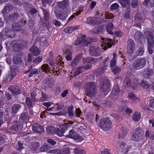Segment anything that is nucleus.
Instances as JSON below:
<instances>
[{
	"mask_svg": "<svg viewBox=\"0 0 154 154\" xmlns=\"http://www.w3.org/2000/svg\"><path fill=\"white\" fill-rule=\"evenodd\" d=\"M96 88V84L94 82H87L84 87L86 95L91 97L95 96L97 92Z\"/></svg>",
	"mask_w": 154,
	"mask_h": 154,
	"instance_id": "f257e3e1",
	"label": "nucleus"
},
{
	"mask_svg": "<svg viewBox=\"0 0 154 154\" xmlns=\"http://www.w3.org/2000/svg\"><path fill=\"white\" fill-rule=\"evenodd\" d=\"M146 37L148 40V50L149 53L151 54L153 53L152 48L154 45V37L153 34L151 31H147L145 33Z\"/></svg>",
	"mask_w": 154,
	"mask_h": 154,
	"instance_id": "f03ea898",
	"label": "nucleus"
},
{
	"mask_svg": "<svg viewBox=\"0 0 154 154\" xmlns=\"http://www.w3.org/2000/svg\"><path fill=\"white\" fill-rule=\"evenodd\" d=\"M98 125L101 129L107 131L111 128L112 122L108 118H103L100 120Z\"/></svg>",
	"mask_w": 154,
	"mask_h": 154,
	"instance_id": "7ed1b4c3",
	"label": "nucleus"
},
{
	"mask_svg": "<svg viewBox=\"0 0 154 154\" xmlns=\"http://www.w3.org/2000/svg\"><path fill=\"white\" fill-rule=\"evenodd\" d=\"M125 85L128 87L131 86L133 88V85H137L138 83V80L134 78V76L132 74H130L127 76L124 81Z\"/></svg>",
	"mask_w": 154,
	"mask_h": 154,
	"instance_id": "20e7f679",
	"label": "nucleus"
},
{
	"mask_svg": "<svg viewBox=\"0 0 154 154\" xmlns=\"http://www.w3.org/2000/svg\"><path fill=\"white\" fill-rule=\"evenodd\" d=\"M144 132L143 130L140 128H137L134 131L131 140L135 142L140 141L142 140Z\"/></svg>",
	"mask_w": 154,
	"mask_h": 154,
	"instance_id": "39448f33",
	"label": "nucleus"
},
{
	"mask_svg": "<svg viewBox=\"0 0 154 154\" xmlns=\"http://www.w3.org/2000/svg\"><path fill=\"white\" fill-rule=\"evenodd\" d=\"M146 60L144 58L137 59L133 62L132 67L135 70H139L143 68L146 65Z\"/></svg>",
	"mask_w": 154,
	"mask_h": 154,
	"instance_id": "423d86ee",
	"label": "nucleus"
},
{
	"mask_svg": "<svg viewBox=\"0 0 154 154\" xmlns=\"http://www.w3.org/2000/svg\"><path fill=\"white\" fill-rule=\"evenodd\" d=\"M110 82L107 79L102 80L100 83V89L103 92H109L110 90Z\"/></svg>",
	"mask_w": 154,
	"mask_h": 154,
	"instance_id": "0eeeda50",
	"label": "nucleus"
},
{
	"mask_svg": "<svg viewBox=\"0 0 154 154\" xmlns=\"http://www.w3.org/2000/svg\"><path fill=\"white\" fill-rule=\"evenodd\" d=\"M136 46L134 41L131 39H129L127 42V50L128 54L133 53L135 50Z\"/></svg>",
	"mask_w": 154,
	"mask_h": 154,
	"instance_id": "6e6552de",
	"label": "nucleus"
},
{
	"mask_svg": "<svg viewBox=\"0 0 154 154\" xmlns=\"http://www.w3.org/2000/svg\"><path fill=\"white\" fill-rule=\"evenodd\" d=\"M85 35H82L80 38L78 37L74 43V45L77 46L82 43H83L84 45L88 46L91 43L86 41L85 39Z\"/></svg>",
	"mask_w": 154,
	"mask_h": 154,
	"instance_id": "1a4fd4ad",
	"label": "nucleus"
},
{
	"mask_svg": "<svg viewBox=\"0 0 154 154\" xmlns=\"http://www.w3.org/2000/svg\"><path fill=\"white\" fill-rule=\"evenodd\" d=\"M90 54L94 56H100L101 55V49L97 46L91 47L89 50Z\"/></svg>",
	"mask_w": 154,
	"mask_h": 154,
	"instance_id": "9d476101",
	"label": "nucleus"
},
{
	"mask_svg": "<svg viewBox=\"0 0 154 154\" xmlns=\"http://www.w3.org/2000/svg\"><path fill=\"white\" fill-rule=\"evenodd\" d=\"M102 40L103 42L101 44V46L104 51L106 50L108 48H110L112 46V42L111 39L102 38Z\"/></svg>",
	"mask_w": 154,
	"mask_h": 154,
	"instance_id": "9b49d317",
	"label": "nucleus"
},
{
	"mask_svg": "<svg viewBox=\"0 0 154 154\" xmlns=\"http://www.w3.org/2000/svg\"><path fill=\"white\" fill-rule=\"evenodd\" d=\"M63 10H54L56 16L58 19L62 20L63 21L66 20L67 15L63 11Z\"/></svg>",
	"mask_w": 154,
	"mask_h": 154,
	"instance_id": "f8f14e48",
	"label": "nucleus"
},
{
	"mask_svg": "<svg viewBox=\"0 0 154 154\" xmlns=\"http://www.w3.org/2000/svg\"><path fill=\"white\" fill-rule=\"evenodd\" d=\"M32 128L34 131L38 134H40L44 131L43 127L42 125L37 123H34L33 124Z\"/></svg>",
	"mask_w": 154,
	"mask_h": 154,
	"instance_id": "ddd939ff",
	"label": "nucleus"
},
{
	"mask_svg": "<svg viewBox=\"0 0 154 154\" xmlns=\"http://www.w3.org/2000/svg\"><path fill=\"white\" fill-rule=\"evenodd\" d=\"M82 54L81 53L79 54L76 55L71 62L70 65L72 67H74L77 66L82 59Z\"/></svg>",
	"mask_w": 154,
	"mask_h": 154,
	"instance_id": "4468645a",
	"label": "nucleus"
},
{
	"mask_svg": "<svg viewBox=\"0 0 154 154\" xmlns=\"http://www.w3.org/2000/svg\"><path fill=\"white\" fill-rule=\"evenodd\" d=\"M4 31V35L5 36L6 39L7 38H11L14 37L15 34L14 32L11 30H9L8 29L5 28L3 30Z\"/></svg>",
	"mask_w": 154,
	"mask_h": 154,
	"instance_id": "2eb2a0df",
	"label": "nucleus"
},
{
	"mask_svg": "<svg viewBox=\"0 0 154 154\" xmlns=\"http://www.w3.org/2000/svg\"><path fill=\"white\" fill-rule=\"evenodd\" d=\"M43 11L44 14L45 21H46V27L48 29H49L51 26V24H50L48 21L49 13L47 10H43Z\"/></svg>",
	"mask_w": 154,
	"mask_h": 154,
	"instance_id": "dca6fc26",
	"label": "nucleus"
},
{
	"mask_svg": "<svg viewBox=\"0 0 154 154\" xmlns=\"http://www.w3.org/2000/svg\"><path fill=\"white\" fill-rule=\"evenodd\" d=\"M9 89L13 95H18L20 94L21 92V90L20 88L16 85L11 86Z\"/></svg>",
	"mask_w": 154,
	"mask_h": 154,
	"instance_id": "f3484780",
	"label": "nucleus"
},
{
	"mask_svg": "<svg viewBox=\"0 0 154 154\" xmlns=\"http://www.w3.org/2000/svg\"><path fill=\"white\" fill-rule=\"evenodd\" d=\"M98 19L95 17H88L87 18L86 23L88 24L94 25L99 24Z\"/></svg>",
	"mask_w": 154,
	"mask_h": 154,
	"instance_id": "a211bd4d",
	"label": "nucleus"
},
{
	"mask_svg": "<svg viewBox=\"0 0 154 154\" xmlns=\"http://www.w3.org/2000/svg\"><path fill=\"white\" fill-rule=\"evenodd\" d=\"M100 58L96 59L95 58L87 57L84 60V62L85 63L93 64L96 63L97 61H100Z\"/></svg>",
	"mask_w": 154,
	"mask_h": 154,
	"instance_id": "6ab92c4d",
	"label": "nucleus"
},
{
	"mask_svg": "<svg viewBox=\"0 0 154 154\" xmlns=\"http://www.w3.org/2000/svg\"><path fill=\"white\" fill-rule=\"evenodd\" d=\"M103 27L102 25L95 26L91 30V32L92 33H98L102 32L103 31Z\"/></svg>",
	"mask_w": 154,
	"mask_h": 154,
	"instance_id": "aec40b11",
	"label": "nucleus"
},
{
	"mask_svg": "<svg viewBox=\"0 0 154 154\" xmlns=\"http://www.w3.org/2000/svg\"><path fill=\"white\" fill-rule=\"evenodd\" d=\"M30 51L33 55L35 56L38 55L40 52V51L37 47L34 46L31 48Z\"/></svg>",
	"mask_w": 154,
	"mask_h": 154,
	"instance_id": "412c9836",
	"label": "nucleus"
},
{
	"mask_svg": "<svg viewBox=\"0 0 154 154\" xmlns=\"http://www.w3.org/2000/svg\"><path fill=\"white\" fill-rule=\"evenodd\" d=\"M145 77L146 78H149L153 74V71L152 69L147 68L144 70Z\"/></svg>",
	"mask_w": 154,
	"mask_h": 154,
	"instance_id": "4be33fe9",
	"label": "nucleus"
},
{
	"mask_svg": "<svg viewBox=\"0 0 154 154\" xmlns=\"http://www.w3.org/2000/svg\"><path fill=\"white\" fill-rule=\"evenodd\" d=\"M79 26H69L65 28L64 30V32L66 33H70L74 30L78 29Z\"/></svg>",
	"mask_w": 154,
	"mask_h": 154,
	"instance_id": "5701e85b",
	"label": "nucleus"
},
{
	"mask_svg": "<svg viewBox=\"0 0 154 154\" xmlns=\"http://www.w3.org/2000/svg\"><path fill=\"white\" fill-rule=\"evenodd\" d=\"M23 128V125L22 124H15L12 125L11 127V130L12 131H17L20 130Z\"/></svg>",
	"mask_w": 154,
	"mask_h": 154,
	"instance_id": "b1692460",
	"label": "nucleus"
},
{
	"mask_svg": "<svg viewBox=\"0 0 154 154\" xmlns=\"http://www.w3.org/2000/svg\"><path fill=\"white\" fill-rule=\"evenodd\" d=\"M113 25L111 22H109L106 25V29L107 32L110 35H113V34L112 30L113 29Z\"/></svg>",
	"mask_w": 154,
	"mask_h": 154,
	"instance_id": "393cba45",
	"label": "nucleus"
},
{
	"mask_svg": "<svg viewBox=\"0 0 154 154\" xmlns=\"http://www.w3.org/2000/svg\"><path fill=\"white\" fill-rule=\"evenodd\" d=\"M14 51L15 52H19L23 48V45L21 44L15 43L13 46Z\"/></svg>",
	"mask_w": 154,
	"mask_h": 154,
	"instance_id": "a878e982",
	"label": "nucleus"
},
{
	"mask_svg": "<svg viewBox=\"0 0 154 154\" xmlns=\"http://www.w3.org/2000/svg\"><path fill=\"white\" fill-rule=\"evenodd\" d=\"M104 16L106 19V21H112L113 20V15L112 14L109 13L108 12H106Z\"/></svg>",
	"mask_w": 154,
	"mask_h": 154,
	"instance_id": "bb28decb",
	"label": "nucleus"
},
{
	"mask_svg": "<svg viewBox=\"0 0 154 154\" xmlns=\"http://www.w3.org/2000/svg\"><path fill=\"white\" fill-rule=\"evenodd\" d=\"M68 2L67 0H65L64 1L59 2L58 6L60 9H65L68 6Z\"/></svg>",
	"mask_w": 154,
	"mask_h": 154,
	"instance_id": "cd10ccee",
	"label": "nucleus"
},
{
	"mask_svg": "<svg viewBox=\"0 0 154 154\" xmlns=\"http://www.w3.org/2000/svg\"><path fill=\"white\" fill-rule=\"evenodd\" d=\"M20 107L21 106L20 104H15L13 105L12 106V114H15L17 112Z\"/></svg>",
	"mask_w": 154,
	"mask_h": 154,
	"instance_id": "c85d7f7f",
	"label": "nucleus"
},
{
	"mask_svg": "<svg viewBox=\"0 0 154 154\" xmlns=\"http://www.w3.org/2000/svg\"><path fill=\"white\" fill-rule=\"evenodd\" d=\"M28 112H24L21 113L19 117V121L20 122H24L26 121L28 118Z\"/></svg>",
	"mask_w": 154,
	"mask_h": 154,
	"instance_id": "c756f323",
	"label": "nucleus"
},
{
	"mask_svg": "<svg viewBox=\"0 0 154 154\" xmlns=\"http://www.w3.org/2000/svg\"><path fill=\"white\" fill-rule=\"evenodd\" d=\"M143 4L146 6L154 7V0H145Z\"/></svg>",
	"mask_w": 154,
	"mask_h": 154,
	"instance_id": "7c9ffc66",
	"label": "nucleus"
},
{
	"mask_svg": "<svg viewBox=\"0 0 154 154\" xmlns=\"http://www.w3.org/2000/svg\"><path fill=\"white\" fill-rule=\"evenodd\" d=\"M19 16L18 13H14L9 15V19L10 21L13 22L17 20Z\"/></svg>",
	"mask_w": 154,
	"mask_h": 154,
	"instance_id": "2f4dec72",
	"label": "nucleus"
},
{
	"mask_svg": "<svg viewBox=\"0 0 154 154\" xmlns=\"http://www.w3.org/2000/svg\"><path fill=\"white\" fill-rule=\"evenodd\" d=\"M120 90L119 86L117 85H114L112 91V94L114 95H117L120 92Z\"/></svg>",
	"mask_w": 154,
	"mask_h": 154,
	"instance_id": "473e14b6",
	"label": "nucleus"
},
{
	"mask_svg": "<svg viewBox=\"0 0 154 154\" xmlns=\"http://www.w3.org/2000/svg\"><path fill=\"white\" fill-rule=\"evenodd\" d=\"M141 114L140 112H135L132 116V119L134 121H138L140 119Z\"/></svg>",
	"mask_w": 154,
	"mask_h": 154,
	"instance_id": "72a5a7b5",
	"label": "nucleus"
},
{
	"mask_svg": "<svg viewBox=\"0 0 154 154\" xmlns=\"http://www.w3.org/2000/svg\"><path fill=\"white\" fill-rule=\"evenodd\" d=\"M13 62L16 64H20L22 63V60L19 55H17L14 57Z\"/></svg>",
	"mask_w": 154,
	"mask_h": 154,
	"instance_id": "f704fd0d",
	"label": "nucleus"
},
{
	"mask_svg": "<svg viewBox=\"0 0 154 154\" xmlns=\"http://www.w3.org/2000/svg\"><path fill=\"white\" fill-rule=\"evenodd\" d=\"M117 56L115 53L113 54V58L111 60L110 62V66L111 67L113 68L116 65V63Z\"/></svg>",
	"mask_w": 154,
	"mask_h": 154,
	"instance_id": "c9c22d12",
	"label": "nucleus"
},
{
	"mask_svg": "<svg viewBox=\"0 0 154 154\" xmlns=\"http://www.w3.org/2000/svg\"><path fill=\"white\" fill-rule=\"evenodd\" d=\"M144 51V47L143 46H141L136 51V54L137 56H142L143 54Z\"/></svg>",
	"mask_w": 154,
	"mask_h": 154,
	"instance_id": "e433bc0d",
	"label": "nucleus"
},
{
	"mask_svg": "<svg viewBox=\"0 0 154 154\" xmlns=\"http://www.w3.org/2000/svg\"><path fill=\"white\" fill-rule=\"evenodd\" d=\"M79 11L73 14V15H72L68 19L67 23L65 24L66 25L69 21L72 20L75 17V16H76L79 15L82 12V10H78Z\"/></svg>",
	"mask_w": 154,
	"mask_h": 154,
	"instance_id": "4c0bfd02",
	"label": "nucleus"
},
{
	"mask_svg": "<svg viewBox=\"0 0 154 154\" xmlns=\"http://www.w3.org/2000/svg\"><path fill=\"white\" fill-rule=\"evenodd\" d=\"M12 28L15 31H19L21 28L20 25L18 23H13L12 25Z\"/></svg>",
	"mask_w": 154,
	"mask_h": 154,
	"instance_id": "58836bf2",
	"label": "nucleus"
},
{
	"mask_svg": "<svg viewBox=\"0 0 154 154\" xmlns=\"http://www.w3.org/2000/svg\"><path fill=\"white\" fill-rule=\"evenodd\" d=\"M104 69L99 67L95 71V73L97 76H99L102 75L104 72Z\"/></svg>",
	"mask_w": 154,
	"mask_h": 154,
	"instance_id": "ea45409f",
	"label": "nucleus"
},
{
	"mask_svg": "<svg viewBox=\"0 0 154 154\" xmlns=\"http://www.w3.org/2000/svg\"><path fill=\"white\" fill-rule=\"evenodd\" d=\"M72 53L69 51H67L65 56V58L67 61H69L72 59Z\"/></svg>",
	"mask_w": 154,
	"mask_h": 154,
	"instance_id": "a19ab883",
	"label": "nucleus"
},
{
	"mask_svg": "<svg viewBox=\"0 0 154 154\" xmlns=\"http://www.w3.org/2000/svg\"><path fill=\"white\" fill-rule=\"evenodd\" d=\"M140 85L142 87L146 89H148L149 88L150 84L146 81L143 80H142L140 83Z\"/></svg>",
	"mask_w": 154,
	"mask_h": 154,
	"instance_id": "79ce46f5",
	"label": "nucleus"
},
{
	"mask_svg": "<svg viewBox=\"0 0 154 154\" xmlns=\"http://www.w3.org/2000/svg\"><path fill=\"white\" fill-rule=\"evenodd\" d=\"M40 44L42 47H44L47 44V41L46 38L45 37H41L40 39Z\"/></svg>",
	"mask_w": 154,
	"mask_h": 154,
	"instance_id": "37998d69",
	"label": "nucleus"
},
{
	"mask_svg": "<svg viewBox=\"0 0 154 154\" xmlns=\"http://www.w3.org/2000/svg\"><path fill=\"white\" fill-rule=\"evenodd\" d=\"M70 126V125L68 123H64L63 124H61L60 127L61 129L64 132L65 130Z\"/></svg>",
	"mask_w": 154,
	"mask_h": 154,
	"instance_id": "c03bdc74",
	"label": "nucleus"
},
{
	"mask_svg": "<svg viewBox=\"0 0 154 154\" xmlns=\"http://www.w3.org/2000/svg\"><path fill=\"white\" fill-rule=\"evenodd\" d=\"M64 132L61 129L58 128H55L54 134H57L59 137H62L63 136Z\"/></svg>",
	"mask_w": 154,
	"mask_h": 154,
	"instance_id": "a18cd8bd",
	"label": "nucleus"
},
{
	"mask_svg": "<svg viewBox=\"0 0 154 154\" xmlns=\"http://www.w3.org/2000/svg\"><path fill=\"white\" fill-rule=\"evenodd\" d=\"M119 2L123 8L130 4L129 0H119Z\"/></svg>",
	"mask_w": 154,
	"mask_h": 154,
	"instance_id": "49530a36",
	"label": "nucleus"
},
{
	"mask_svg": "<svg viewBox=\"0 0 154 154\" xmlns=\"http://www.w3.org/2000/svg\"><path fill=\"white\" fill-rule=\"evenodd\" d=\"M73 139L75 140L78 142H81L84 140L83 136H81L80 135L76 134H75Z\"/></svg>",
	"mask_w": 154,
	"mask_h": 154,
	"instance_id": "de8ad7c7",
	"label": "nucleus"
},
{
	"mask_svg": "<svg viewBox=\"0 0 154 154\" xmlns=\"http://www.w3.org/2000/svg\"><path fill=\"white\" fill-rule=\"evenodd\" d=\"M73 106L72 105L68 107L67 113L69 116L70 117H72L74 116L73 112Z\"/></svg>",
	"mask_w": 154,
	"mask_h": 154,
	"instance_id": "09e8293b",
	"label": "nucleus"
},
{
	"mask_svg": "<svg viewBox=\"0 0 154 154\" xmlns=\"http://www.w3.org/2000/svg\"><path fill=\"white\" fill-rule=\"evenodd\" d=\"M42 69L43 71L45 72H47L49 71L50 70L49 65L47 64H44L42 67Z\"/></svg>",
	"mask_w": 154,
	"mask_h": 154,
	"instance_id": "8fccbe9b",
	"label": "nucleus"
},
{
	"mask_svg": "<svg viewBox=\"0 0 154 154\" xmlns=\"http://www.w3.org/2000/svg\"><path fill=\"white\" fill-rule=\"evenodd\" d=\"M109 59V58L108 57H106L104 61L100 63V66L99 67L104 69V70L106 69L107 65H106V62Z\"/></svg>",
	"mask_w": 154,
	"mask_h": 154,
	"instance_id": "3c124183",
	"label": "nucleus"
},
{
	"mask_svg": "<svg viewBox=\"0 0 154 154\" xmlns=\"http://www.w3.org/2000/svg\"><path fill=\"white\" fill-rule=\"evenodd\" d=\"M128 130L127 128L123 129L121 134H119V138H123L127 134L128 132Z\"/></svg>",
	"mask_w": 154,
	"mask_h": 154,
	"instance_id": "603ef678",
	"label": "nucleus"
},
{
	"mask_svg": "<svg viewBox=\"0 0 154 154\" xmlns=\"http://www.w3.org/2000/svg\"><path fill=\"white\" fill-rule=\"evenodd\" d=\"M82 66H79L78 67L75 71L74 72V75L75 76H76L79 74H80L82 73V71L81 70L82 69Z\"/></svg>",
	"mask_w": 154,
	"mask_h": 154,
	"instance_id": "864d4df0",
	"label": "nucleus"
},
{
	"mask_svg": "<svg viewBox=\"0 0 154 154\" xmlns=\"http://www.w3.org/2000/svg\"><path fill=\"white\" fill-rule=\"evenodd\" d=\"M26 104L28 107L29 108L32 107V102L29 97H27L26 98Z\"/></svg>",
	"mask_w": 154,
	"mask_h": 154,
	"instance_id": "5fc2aeb1",
	"label": "nucleus"
},
{
	"mask_svg": "<svg viewBox=\"0 0 154 154\" xmlns=\"http://www.w3.org/2000/svg\"><path fill=\"white\" fill-rule=\"evenodd\" d=\"M46 129L49 133L54 134L55 128H54L53 127L51 126H48L47 127Z\"/></svg>",
	"mask_w": 154,
	"mask_h": 154,
	"instance_id": "6e6d98bb",
	"label": "nucleus"
},
{
	"mask_svg": "<svg viewBox=\"0 0 154 154\" xmlns=\"http://www.w3.org/2000/svg\"><path fill=\"white\" fill-rule=\"evenodd\" d=\"M75 154H84L85 152L83 149L79 148H75L74 150Z\"/></svg>",
	"mask_w": 154,
	"mask_h": 154,
	"instance_id": "4d7b16f0",
	"label": "nucleus"
},
{
	"mask_svg": "<svg viewBox=\"0 0 154 154\" xmlns=\"http://www.w3.org/2000/svg\"><path fill=\"white\" fill-rule=\"evenodd\" d=\"M75 131L73 129L71 130L69 132V134L66 135V137L73 138V137L75 135Z\"/></svg>",
	"mask_w": 154,
	"mask_h": 154,
	"instance_id": "13d9d810",
	"label": "nucleus"
},
{
	"mask_svg": "<svg viewBox=\"0 0 154 154\" xmlns=\"http://www.w3.org/2000/svg\"><path fill=\"white\" fill-rule=\"evenodd\" d=\"M48 150V146L46 143H44L42 145L40 148V151L41 152H44L47 151Z\"/></svg>",
	"mask_w": 154,
	"mask_h": 154,
	"instance_id": "bf43d9fd",
	"label": "nucleus"
},
{
	"mask_svg": "<svg viewBox=\"0 0 154 154\" xmlns=\"http://www.w3.org/2000/svg\"><path fill=\"white\" fill-rule=\"evenodd\" d=\"M69 148H64L62 150L59 151V154H69Z\"/></svg>",
	"mask_w": 154,
	"mask_h": 154,
	"instance_id": "052dcab7",
	"label": "nucleus"
},
{
	"mask_svg": "<svg viewBox=\"0 0 154 154\" xmlns=\"http://www.w3.org/2000/svg\"><path fill=\"white\" fill-rule=\"evenodd\" d=\"M42 60V57L39 56L35 59L33 61V63L36 65H37L40 63Z\"/></svg>",
	"mask_w": 154,
	"mask_h": 154,
	"instance_id": "680f3d73",
	"label": "nucleus"
},
{
	"mask_svg": "<svg viewBox=\"0 0 154 154\" xmlns=\"http://www.w3.org/2000/svg\"><path fill=\"white\" fill-rule=\"evenodd\" d=\"M141 19V16L140 14L137 13L135 14L134 19L136 21H140Z\"/></svg>",
	"mask_w": 154,
	"mask_h": 154,
	"instance_id": "e2e57ef3",
	"label": "nucleus"
},
{
	"mask_svg": "<svg viewBox=\"0 0 154 154\" xmlns=\"http://www.w3.org/2000/svg\"><path fill=\"white\" fill-rule=\"evenodd\" d=\"M11 71L17 72L18 71L19 68L16 65L10 66Z\"/></svg>",
	"mask_w": 154,
	"mask_h": 154,
	"instance_id": "0e129e2a",
	"label": "nucleus"
},
{
	"mask_svg": "<svg viewBox=\"0 0 154 154\" xmlns=\"http://www.w3.org/2000/svg\"><path fill=\"white\" fill-rule=\"evenodd\" d=\"M32 148L34 149H37L40 146V143L38 142H35L32 144Z\"/></svg>",
	"mask_w": 154,
	"mask_h": 154,
	"instance_id": "69168bd1",
	"label": "nucleus"
},
{
	"mask_svg": "<svg viewBox=\"0 0 154 154\" xmlns=\"http://www.w3.org/2000/svg\"><path fill=\"white\" fill-rule=\"evenodd\" d=\"M119 5L117 3L113 4L110 7V10H116L119 8Z\"/></svg>",
	"mask_w": 154,
	"mask_h": 154,
	"instance_id": "338daca9",
	"label": "nucleus"
},
{
	"mask_svg": "<svg viewBox=\"0 0 154 154\" xmlns=\"http://www.w3.org/2000/svg\"><path fill=\"white\" fill-rule=\"evenodd\" d=\"M121 69L120 67H116L112 69V72L114 74H116L121 71Z\"/></svg>",
	"mask_w": 154,
	"mask_h": 154,
	"instance_id": "774afa93",
	"label": "nucleus"
}]
</instances>
